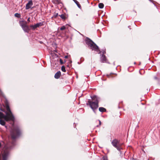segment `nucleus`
<instances>
[{"instance_id":"obj_3","label":"nucleus","mask_w":160,"mask_h":160,"mask_svg":"<svg viewBox=\"0 0 160 160\" xmlns=\"http://www.w3.org/2000/svg\"><path fill=\"white\" fill-rule=\"evenodd\" d=\"M21 134V132L18 126L14 127L11 129L10 135L12 139H14L19 137Z\"/></svg>"},{"instance_id":"obj_2","label":"nucleus","mask_w":160,"mask_h":160,"mask_svg":"<svg viewBox=\"0 0 160 160\" xmlns=\"http://www.w3.org/2000/svg\"><path fill=\"white\" fill-rule=\"evenodd\" d=\"M86 44L88 45V47L92 50H94L99 54L100 53L98 47L91 39L88 38H87L85 40Z\"/></svg>"},{"instance_id":"obj_13","label":"nucleus","mask_w":160,"mask_h":160,"mask_svg":"<svg viewBox=\"0 0 160 160\" xmlns=\"http://www.w3.org/2000/svg\"><path fill=\"white\" fill-rule=\"evenodd\" d=\"M61 76V73L60 71H58L55 74L54 78L56 79H58Z\"/></svg>"},{"instance_id":"obj_22","label":"nucleus","mask_w":160,"mask_h":160,"mask_svg":"<svg viewBox=\"0 0 160 160\" xmlns=\"http://www.w3.org/2000/svg\"><path fill=\"white\" fill-rule=\"evenodd\" d=\"M66 28V27L65 26H63L60 28L61 30L62 31Z\"/></svg>"},{"instance_id":"obj_29","label":"nucleus","mask_w":160,"mask_h":160,"mask_svg":"<svg viewBox=\"0 0 160 160\" xmlns=\"http://www.w3.org/2000/svg\"><path fill=\"white\" fill-rule=\"evenodd\" d=\"M154 79H158V78H157L156 76L154 77Z\"/></svg>"},{"instance_id":"obj_23","label":"nucleus","mask_w":160,"mask_h":160,"mask_svg":"<svg viewBox=\"0 0 160 160\" xmlns=\"http://www.w3.org/2000/svg\"><path fill=\"white\" fill-rule=\"evenodd\" d=\"M102 159V160H108L107 157L106 156H103Z\"/></svg>"},{"instance_id":"obj_14","label":"nucleus","mask_w":160,"mask_h":160,"mask_svg":"<svg viewBox=\"0 0 160 160\" xmlns=\"http://www.w3.org/2000/svg\"><path fill=\"white\" fill-rule=\"evenodd\" d=\"M99 111L102 112H105L106 111V109L103 107H100L99 108Z\"/></svg>"},{"instance_id":"obj_32","label":"nucleus","mask_w":160,"mask_h":160,"mask_svg":"<svg viewBox=\"0 0 160 160\" xmlns=\"http://www.w3.org/2000/svg\"><path fill=\"white\" fill-rule=\"evenodd\" d=\"M71 62H72V61H70V63H71Z\"/></svg>"},{"instance_id":"obj_10","label":"nucleus","mask_w":160,"mask_h":160,"mask_svg":"<svg viewBox=\"0 0 160 160\" xmlns=\"http://www.w3.org/2000/svg\"><path fill=\"white\" fill-rule=\"evenodd\" d=\"M101 62L102 63L106 62L107 58L106 56L104 55H102L100 58Z\"/></svg>"},{"instance_id":"obj_31","label":"nucleus","mask_w":160,"mask_h":160,"mask_svg":"<svg viewBox=\"0 0 160 160\" xmlns=\"http://www.w3.org/2000/svg\"><path fill=\"white\" fill-rule=\"evenodd\" d=\"M1 143L0 142V148H1Z\"/></svg>"},{"instance_id":"obj_1","label":"nucleus","mask_w":160,"mask_h":160,"mask_svg":"<svg viewBox=\"0 0 160 160\" xmlns=\"http://www.w3.org/2000/svg\"><path fill=\"white\" fill-rule=\"evenodd\" d=\"M4 102V109L1 110L4 112L6 115H5L2 112H0V119L3 118L5 121L7 122L11 121L13 122L12 124L13 125L15 118L10 109L9 102L7 99L5 100Z\"/></svg>"},{"instance_id":"obj_5","label":"nucleus","mask_w":160,"mask_h":160,"mask_svg":"<svg viewBox=\"0 0 160 160\" xmlns=\"http://www.w3.org/2000/svg\"><path fill=\"white\" fill-rule=\"evenodd\" d=\"M112 144L113 146L116 148L117 150L120 151L121 149V146L122 144L120 142V141L117 139H113L112 142Z\"/></svg>"},{"instance_id":"obj_21","label":"nucleus","mask_w":160,"mask_h":160,"mask_svg":"<svg viewBox=\"0 0 160 160\" xmlns=\"http://www.w3.org/2000/svg\"><path fill=\"white\" fill-rule=\"evenodd\" d=\"M61 70L63 72H65L66 71L65 67L64 66H62L61 67Z\"/></svg>"},{"instance_id":"obj_8","label":"nucleus","mask_w":160,"mask_h":160,"mask_svg":"<svg viewBox=\"0 0 160 160\" xmlns=\"http://www.w3.org/2000/svg\"><path fill=\"white\" fill-rule=\"evenodd\" d=\"M33 5L32 2V0L29 1L26 4L25 8L26 10H28Z\"/></svg>"},{"instance_id":"obj_24","label":"nucleus","mask_w":160,"mask_h":160,"mask_svg":"<svg viewBox=\"0 0 160 160\" xmlns=\"http://www.w3.org/2000/svg\"><path fill=\"white\" fill-rule=\"evenodd\" d=\"M100 52H100V53L101 52H102V55H104V54L106 53V49H104L102 50L101 51H100Z\"/></svg>"},{"instance_id":"obj_11","label":"nucleus","mask_w":160,"mask_h":160,"mask_svg":"<svg viewBox=\"0 0 160 160\" xmlns=\"http://www.w3.org/2000/svg\"><path fill=\"white\" fill-rule=\"evenodd\" d=\"M22 28L23 30L26 32H28L30 30V29L29 27L27 25L26 26H24L23 27H22Z\"/></svg>"},{"instance_id":"obj_7","label":"nucleus","mask_w":160,"mask_h":160,"mask_svg":"<svg viewBox=\"0 0 160 160\" xmlns=\"http://www.w3.org/2000/svg\"><path fill=\"white\" fill-rule=\"evenodd\" d=\"M43 24L42 22H39L37 23L34 25H31L30 26V27L32 30H34L36 28L39 27L40 26H41Z\"/></svg>"},{"instance_id":"obj_6","label":"nucleus","mask_w":160,"mask_h":160,"mask_svg":"<svg viewBox=\"0 0 160 160\" xmlns=\"http://www.w3.org/2000/svg\"><path fill=\"white\" fill-rule=\"evenodd\" d=\"M87 105H89L94 112L98 107V103L97 102H92L90 100H89L87 103Z\"/></svg>"},{"instance_id":"obj_25","label":"nucleus","mask_w":160,"mask_h":160,"mask_svg":"<svg viewBox=\"0 0 160 160\" xmlns=\"http://www.w3.org/2000/svg\"><path fill=\"white\" fill-rule=\"evenodd\" d=\"M98 121L99 122V125H97V127H99V126H100L101 125V121L100 120H98Z\"/></svg>"},{"instance_id":"obj_17","label":"nucleus","mask_w":160,"mask_h":160,"mask_svg":"<svg viewBox=\"0 0 160 160\" xmlns=\"http://www.w3.org/2000/svg\"><path fill=\"white\" fill-rule=\"evenodd\" d=\"M59 16L63 20H65L66 18V15L64 14H62L61 15H59Z\"/></svg>"},{"instance_id":"obj_20","label":"nucleus","mask_w":160,"mask_h":160,"mask_svg":"<svg viewBox=\"0 0 160 160\" xmlns=\"http://www.w3.org/2000/svg\"><path fill=\"white\" fill-rule=\"evenodd\" d=\"M14 16L16 17H17V18H20L21 17V15H20V14L19 13H16L15 14H14Z\"/></svg>"},{"instance_id":"obj_28","label":"nucleus","mask_w":160,"mask_h":160,"mask_svg":"<svg viewBox=\"0 0 160 160\" xmlns=\"http://www.w3.org/2000/svg\"><path fill=\"white\" fill-rule=\"evenodd\" d=\"M27 21L28 22H30V18L29 17L28 18V19H27Z\"/></svg>"},{"instance_id":"obj_30","label":"nucleus","mask_w":160,"mask_h":160,"mask_svg":"<svg viewBox=\"0 0 160 160\" xmlns=\"http://www.w3.org/2000/svg\"><path fill=\"white\" fill-rule=\"evenodd\" d=\"M68 56H65L64 58H68Z\"/></svg>"},{"instance_id":"obj_12","label":"nucleus","mask_w":160,"mask_h":160,"mask_svg":"<svg viewBox=\"0 0 160 160\" xmlns=\"http://www.w3.org/2000/svg\"><path fill=\"white\" fill-rule=\"evenodd\" d=\"M19 23L22 28L27 25V22L25 21H20Z\"/></svg>"},{"instance_id":"obj_4","label":"nucleus","mask_w":160,"mask_h":160,"mask_svg":"<svg viewBox=\"0 0 160 160\" xmlns=\"http://www.w3.org/2000/svg\"><path fill=\"white\" fill-rule=\"evenodd\" d=\"M9 151V149L7 145H5L0 154V160H7Z\"/></svg>"},{"instance_id":"obj_18","label":"nucleus","mask_w":160,"mask_h":160,"mask_svg":"<svg viewBox=\"0 0 160 160\" xmlns=\"http://www.w3.org/2000/svg\"><path fill=\"white\" fill-rule=\"evenodd\" d=\"M52 2L55 4H58L60 2V0H53Z\"/></svg>"},{"instance_id":"obj_15","label":"nucleus","mask_w":160,"mask_h":160,"mask_svg":"<svg viewBox=\"0 0 160 160\" xmlns=\"http://www.w3.org/2000/svg\"><path fill=\"white\" fill-rule=\"evenodd\" d=\"M75 3L77 5L78 7L79 8H81V6L79 2L76 0H73Z\"/></svg>"},{"instance_id":"obj_27","label":"nucleus","mask_w":160,"mask_h":160,"mask_svg":"<svg viewBox=\"0 0 160 160\" xmlns=\"http://www.w3.org/2000/svg\"><path fill=\"white\" fill-rule=\"evenodd\" d=\"M65 26L66 27V29H68V27L70 26L68 24H66Z\"/></svg>"},{"instance_id":"obj_26","label":"nucleus","mask_w":160,"mask_h":160,"mask_svg":"<svg viewBox=\"0 0 160 160\" xmlns=\"http://www.w3.org/2000/svg\"><path fill=\"white\" fill-rule=\"evenodd\" d=\"M60 61L61 64H62L63 63V62L62 59H60Z\"/></svg>"},{"instance_id":"obj_19","label":"nucleus","mask_w":160,"mask_h":160,"mask_svg":"<svg viewBox=\"0 0 160 160\" xmlns=\"http://www.w3.org/2000/svg\"><path fill=\"white\" fill-rule=\"evenodd\" d=\"M98 7L100 8H102L104 7V4L102 3H100L99 4Z\"/></svg>"},{"instance_id":"obj_9","label":"nucleus","mask_w":160,"mask_h":160,"mask_svg":"<svg viewBox=\"0 0 160 160\" xmlns=\"http://www.w3.org/2000/svg\"><path fill=\"white\" fill-rule=\"evenodd\" d=\"M93 101L92 102H97L99 103V98L96 96H94L91 97Z\"/></svg>"},{"instance_id":"obj_16","label":"nucleus","mask_w":160,"mask_h":160,"mask_svg":"<svg viewBox=\"0 0 160 160\" xmlns=\"http://www.w3.org/2000/svg\"><path fill=\"white\" fill-rule=\"evenodd\" d=\"M5 122L4 120L2 119H0V124L3 126H4L5 124Z\"/></svg>"}]
</instances>
